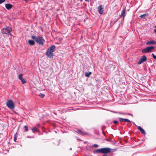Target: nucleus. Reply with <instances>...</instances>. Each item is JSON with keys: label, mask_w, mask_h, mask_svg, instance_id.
Here are the masks:
<instances>
[{"label": "nucleus", "mask_w": 156, "mask_h": 156, "mask_svg": "<svg viewBox=\"0 0 156 156\" xmlns=\"http://www.w3.org/2000/svg\"><path fill=\"white\" fill-rule=\"evenodd\" d=\"M112 149L108 147L103 148L97 149L94 151V153H101L103 154H107L111 152Z\"/></svg>", "instance_id": "f257e3e1"}, {"label": "nucleus", "mask_w": 156, "mask_h": 156, "mask_svg": "<svg viewBox=\"0 0 156 156\" xmlns=\"http://www.w3.org/2000/svg\"><path fill=\"white\" fill-rule=\"evenodd\" d=\"M55 45H52L48 49L46 53V55L48 57L52 58L53 55V52L54 51V49H55Z\"/></svg>", "instance_id": "f03ea898"}, {"label": "nucleus", "mask_w": 156, "mask_h": 156, "mask_svg": "<svg viewBox=\"0 0 156 156\" xmlns=\"http://www.w3.org/2000/svg\"><path fill=\"white\" fill-rule=\"evenodd\" d=\"M6 105L9 109L12 110L15 108L13 102L11 100H9L6 103Z\"/></svg>", "instance_id": "7ed1b4c3"}, {"label": "nucleus", "mask_w": 156, "mask_h": 156, "mask_svg": "<svg viewBox=\"0 0 156 156\" xmlns=\"http://www.w3.org/2000/svg\"><path fill=\"white\" fill-rule=\"evenodd\" d=\"M36 42L39 44L43 45L45 42V40L42 37L38 36L36 39Z\"/></svg>", "instance_id": "20e7f679"}, {"label": "nucleus", "mask_w": 156, "mask_h": 156, "mask_svg": "<svg viewBox=\"0 0 156 156\" xmlns=\"http://www.w3.org/2000/svg\"><path fill=\"white\" fill-rule=\"evenodd\" d=\"M12 31V28L9 27H7L2 30L3 34H8Z\"/></svg>", "instance_id": "39448f33"}, {"label": "nucleus", "mask_w": 156, "mask_h": 156, "mask_svg": "<svg viewBox=\"0 0 156 156\" xmlns=\"http://www.w3.org/2000/svg\"><path fill=\"white\" fill-rule=\"evenodd\" d=\"M154 48V46L148 47L143 49L142 51V52L146 53L150 52L152 51V50Z\"/></svg>", "instance_id": "423d86ee"}, {"label": "nucleus", "mask_w": 156, "mask_h": 156, "mask_svg": "<svg viewBox=\"0 0 156 156\" xmlns=\"http://www.w3.org/2000/svg\"><path fill=\"white\" fill-rule=\"evenodd\" d=\"M147 59V57L145 55H143L141 57L140 59L138 62V64H140L143 62L146 61Z\"/></svg>", "instance_id": "0eeeda50"}, {"label": "nucleus", "mask_w": 156, "mask_h": 156, "mask_svg": "<svg viewBox=\"0 0 156 156\" xmlns=\"http://www.w3.org/2000/svg\"><path fill=\"white\" fill-rule=\"evenodd\" d=\"M98 10L100 14H102L104 12V8L101 5L98 6Z\"/></svg>", "instance_id": "6e6552de"}, {"label": "nucleus", "mask_w": 156, "mask_h": 156, "mask_svg": "<svg viewBox=\"0 0 156 156\" xmlns=\"http://www.w3.org/2000/svg\"><path fill=\"white\" fill-rule=\"evenodd\" d=\"M147 45H154L156 44V41L154 40H152L148 41L146 43Z\"/></svg>", "instance_id": "1a4fd4ad"}, {"label": "nucleus", "mask_w": 156, "mask_h": 156, "mask_svg": "<svg viewBox=\"0 0 156 156\" xmlns=\"http://www.w3.org/2000/svg\"><path fill=\"white\" fill-rule=\"evenodd\" d=\"M119 120L120 122H131V121L127 119H125L121 118H119Z\"/></svg>", "instance_id": "9d476101"}, {"label": "nucleus", "mask_w": 156, "mask_h": 156, "mask_svg": "<svg viewBox=\"0 0 156 156\" xmlns=\"http://www.w3.org/2000/svg\"><path fill=\"white\" fill-rule=\"evenodd\" d=\"M126 9H123L121 12V13L120 15V17H123L124 18V17L126 15Z\"/></svg>", "instance_id": "9b49d317"}, {"label": "nucleus", "mask_w": 156, "mask_h": 156, "mask_svg": "<svg viewBox=\"0 0 156 156\" xmlns=\"http://www.w3.org/2000/svg\"><path fill=\"white\" fill-rule=\"evenodd\" d=\"M5 8L8 10H9L12 7V5L10 4H6L5 5Z\"/></svg>", "instance_id": "f8f14e48"}, {"label": "nucleus", "mask_w": 156, "mask_h": 156, "mask_svg": "<svg viewBox=\"0 0 156 156\" xmlns=\"http://www.w3.org/2000/svg\"><path fill=\"white\" fill-rule=\"evenodd\" d=\"M138 129L140 130L141 133L143 134H145V132L144 130L140 126H138Z\"/></svg>", "instance_id": "ddd939ff"}, {"label": "nucleus", "mask_w": 156, "mask_h": 156, "mask_svg": "<svg viewBox=\"0 0 156 156\" xmlns=\"http://www.w3.org/2000/svg\"><path fill=\"white\" fill-rule=\"evenodd\" d=\"M28 42L29 44L31 45H33L34 44V41L33 40H29L28 41Z\"/></svg>", "instance_id": "4468645a"}, {"label": "nucleus", "mask_w": 156, "mask_h": 156, "mask_svg": "<svg viewBox=\"0 0 156 156\" xmlns=\"http://www.w3.org/2000/svg\"><path fill=\"white\" fill-rule=\"evenodd\" d=\"M91 74V72H90L89 73L86 72L85 73V76L87 77H89L90 75Z\"/></svg>", "instance_id": "2eb2a0df"}, {"label": "nucleus", "mask_w": 156, "mask_h": 156, "mask_svg": "<svg viewBox=\"0 0 156 156\" xmlns=\"http://www.w3.org/2000/svg\"><path fill=\"white\" fill-rule=\"evenodd\" d=\"M32 131L34 133L35 132L37 131H38V129L36 127H34L32 129Z\"/></svg>", "instance_id": "dca6fc26"}, {"label": "nucleus", "mask_w": 156, "mask_h": 156, "mask_svg": "<svg viewBox=\"0 0 156 156\" xmlns=\"http://www.w3.org/2000/svg\"><path fill=\"white\" fill-rule=\"evenodd\" d=\"M23 128L25 129L24 131L25 132L27 131L28 130V126H23Z\"/></svg>", "instance_id": "f3484780"}, {"label": "nucleus", "mask_w": 156, "mask_h": 156, "mask_svg": "<svg viewBox=\"0 0 156 156\" xmlns=\"http://www.w3.org/2000/svg\"><path fill=\"white\" fill-rule=\"evenodd\" d=\"M147 16V15L145 14L142 15H141L140 17L142 18H144L145 17Z\"/></svg>", "instance_id": "a211bd4d"}, {"label": "nucleus", "mask_w": 156, "mask_h": 156, "mask_svg": "<svg viewBox=\"0 0 156 156\" xmlns=\"http://www.w3.org/2000/svg\"><path fill=\"white\" fill-rule=\"evenodd\" d=\"M17 136L16 134L14 135V141L15 142H16V140H17Z\"/></svg>", "instance_id": "6ab92c4d"}, {"label": "nucleus", "mask_w": 156, "mask_h": 156, "mask_svg": "<svg viewBox=\"0 0 156 156\" xmlns=\"http://www.w3.org/2000/svg\"><path fill=\"white\" fill-rule=\"evenodd\" d=\"M22 82V83L23 84H24V83H26V81L25 80V79L23 78L21 80H20Z\"/></svg>", "instance_id": "aec40b11"}, {"label": "nucleus", "mask_w": 156, "mask_h": 156, "mask_svg": "<svg viewBox=\"0 0 156 156\" xmlns=\"http://www.w3.org/2000/svg\"><path fill=\"white\" fill-rule=\"evenodd\" d=\"M22 76L23 75L22 74H20L19 75L18 78L20 80L23 78Z\"/></svg>", "instance_id": "412c9836"}, {"label": "nucleus", "mask_w": 156, "mask_h": 156, "mask_svg": "<svg viewBox=\"0 0 156 156\" xmlns=\"http://www.w3.org/2000/svg\"><path fill=\"white\" fill-rule=\"evenodd\" d=\"M39 96L41 98H43L44 97V95L41 93H40L39 94Z\"/></svg>", "instance_id": "4be33fe9"}, {"label": "nucleus", "mask_w": 156, "mask_h": 156, "mask_svg": "<svg viewBox=\"0 0 156 156\" xmlns=\"http://www.w3.org/2000/svg\"><path fill=\"white\" fill-rule=\"evenodd\" d=\"M31 37L33 39L35 40V41H36V39L37 38V37L34 36H32Z\"/></svg>", "instance_id": "5701e85b"}, {"label": "nucleus", "mask_w": 156, "mask_h": 156, "mask_svg": "<svg viewBox=\"0 0 156 156\" xmlns=\"http://www.w3.org/2000/svg\"><path fill=\"white\" fill-rule=\"evenodd\" d=\"M152 56L154 59H156V56L154 54L152 53Z\"/></svg>", "instance_id": "b1692460"}, {"label": "nucleus", "mask_w": 156, "mask_h": 156, "mask_svg": "<svg viewBox=\"0 0 156 156\" xmlns=\"http://www.w3.org/2000/svg\"><path fill=\"white\" fill-rule=\"evenodd\" d=\"M77 133H78L80 134H82V133H83L82 132L81 130H80L78 131Z\"/></svg>", "instance_id": "393cba45"}, {"label": "nucleus", "mask_w": 156, "mask_h": 156, "mask_svg": "<svg viewBox=\"0 0 156 156\" xmlns=\"http://www.w3.org/2000/svg\"><path fill=\"white\" fill-rule=\"evenodd\" d=\"M93 146L95 147H98V145L97 144H94Z\"/></svg>", "instance_id": "a878e982"}, {"label": "nucleus", "mask_w": 156, "mask_h": 156, "mask_svg": "<svg viewBox=\"0 0 156 156\" xmlns=\"http://www.w3.org/2000/svg\"><path fill=\"white\" fill-rule=\"evenodd\" d=\"M5 1V0H0V4L4 2Z\"/></svg>", "instance_id": "bb28decb"}, {"label": "nucleus", "mask_w": 156, "mask_h": 156, "mask_svg": "<svg viewBox=\"0 0 156 156\" xmlns=\"http://www.w3.org/2000/svg\"><path fill=\"white\" fill-rule=\"evenodd\" d=\"M113 123L115 124H117V123H118V122H117V121H114L113 122Z\"/></svg>", "instance_id": "cd10ccee"}, {"label": "nucleus", "mask_w": 156, "mask_h": 156, "mask_svg": "<svg viewBox=\"0 0 156 156\" xmlns=\"http://www.w3.org/2000/svg\"><path fill=\"white\" fill-rule=\"evenodd\" d=\"M126 115H131L132 116H133L131 114H130V113H129V114H126Z\"/></svg>", "instance_id": "c85d7f7f"}, {"label": "nucleus", "mask_w": 156, "mask_h": 156, "mask_svg": "<svg viewBox=\"0 0 156 156\" xmlns=\"http://www.w3.org/2000/svg\"><path fill=\"white\" fill-rule=\"evenodd\" d=\"M120 113L121 114H123V115H126V114L125 113Z\"/></svg>", "instance_id": "c756f323"}, {"label": "nucleus", "mask_w": 156, "mask_h": 156, "mask_svg": "<svg viewBox=\"0 0 156 156\" xmlns=\"http://www.w3.org/2000/svg\"><path fill=\"white\" fill-rule=\"evenodd\" d=\"M155 27H156V26ZM154 32L156 33V29L154 30Z\"/></svg>", "instance_id": "7c9ffc66"}, {"label": "nucleus", "mask_w": 156, "mask_h": 156, "mask_svg": "<svg viewBox=\"0 0 156 156\" xmlns=\"http://www.w3.org/2000/svg\"><path fill=\"white\" fill-rule=\"evenodd\" d=\"M102 156H108V155L106 154H104Z\"/></svg>", "instance_id": "2f4dec72"}, {"label": "nucleus", "mask_w": 156, "mask_h": 156, "mask_svg": "<svg viewBox=\"0 0 156 156\" xmlns=\"http://www.w3.org/2000/svg\"><path fill=\"white\" fill-rule=\"evenodd\" d=\"M85 1H87V2H89V0H85Z\"/></svg>", "instance_id": "473e14b6"}, {"label": "nucleus", "mask_w": 156, "mask_h": 156, "mask_svg": "<svg viewBox=\"0 0 156 156\" xmlns=\"http://www.w3.org/2000/svg\"><path fill=\"white\" fill-rule=\"evenodd\" d=\"M28 0H25L26 2H27Z\"/></svg>", "instance_id": "72a5a7b5"}, {"label": "nucleus", "mask_w": 156, "mask_h": 156, "mask_svg": "<svg viewBox=\"0 0 156 156\" xmlns=\"http://www.w3.org/2000/svg\"><path fill=\"white\" fill-rule=\"evenodd\" d=\"M38 126H39V124H38Z\"/></svg>", "instance_id": "f704fd0d"}]
</instances>
